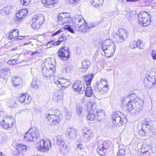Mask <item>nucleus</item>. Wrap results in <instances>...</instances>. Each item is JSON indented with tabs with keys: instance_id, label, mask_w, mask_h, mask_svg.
<instances>
[{
	"instance_id": "1",
	"label": "nucleus",
	"mask_w": 156,
	"mask_h": 156,
	"mask_svg": "<svg viewBox=\"0 0 156 156\" xmlns=\"http://www.w3.org/2000/svg\"><path fill=\"white\" fill-rule=\"evenodd\" d=\"M44 61V62L43 63L41 66L42 75L45 78H49L54 76L56 68L52 64L50 59L48 61L45 59Z\"/></svg>"
},
{
	"instance_id": "2",
	"label": "nucleus",
	"mask_w": 156,
	"mask_h": 156,
	"mask_svg": "<svg viewBox=\"0 0 156 156\" xmlns=\"http://www.w3.org/2000/svg\"><path fill=\"white\" fill-rule=\"evenodd\" d=\"M101 47L105 55L108 57L113 55L116 49L115 45L109 40L104 41L102 44Z\"/></svg>"
},
{
	"instance_id": "3",
	"label": "nucleus",
	"mask_w": 156,
	"mask_h": 156,
	"mask_svg": "<svg viewBox=\"0 0 156 156\" xmlns=\"http://www.w3.org/2000/svg\"><path fill=\"white\" fill-rule=\"evenodd\" d=\"M44 21V18L42 15L39 13L36 14L32 19L31 27L35 30L39 29L41 27Z\"/></svg>"
},
{
	"instance_id": "4",
	"label": "nucleus",
	"mask_w": 156,
	"mask_h": 156,
	"mask_svg": "<svg viewBox=\"0 0 156 156\" xmlns=\"http://www.w3.org/2000/svg\"><path fill=\"white\" fill-rule=\"evenodd\" d=\"M37 131L35 128L29 129L24 135V140L26 141L35 142L40 136Z\"/></svg>"
},
{
	"instance_id": "5",
	"label": "nucleus",
	"mask_w": 156,
	"mask_h": 156,
	"mask_svg": "<svg viewBox=\"0 0 156 156\" xmlns=\"http://www.w3.org/2000/svg\"><path fill=\"white\" fill-rule=\"evenodd\" d=\"M57 144L59 146V150L62 154L65 155H67L69 151V148L64 143L61 136H57Z\"/></svg>"
},
{
	"instance_id": "6",
	"label": "nucleus",
	"mask_w": 156,
	"mask_h": 156,
	"mask_svg": "<svg viewBox=\"0 0 156 156\" xmlns=\"http://www.w3.org/2000/svg\"><path fill=\"white\" fill-rule=\"evenodd\" d=\"M139 20L142 23L143 26L146 27L149 25L151 22V16L146 12H141L138 15Z\"/></svg>"
},
{
	"instance_id": "7",
	"label": "nucleus",
	"mask_w": 156,
	"mask_h": 156,
	"mask_svg": "<svg viewBox=\"0 0 156 156\" xmlns=\"http://www.w3.org/2000/svg\"><path fill=\"white\" fill-rule=\"evenodd\" d=\"M119 112H114L112 116V120L114 124L116 126H120L127 122L126 119L122 118Z\"/></svg>"
},
{
	"instance_id": "8",
	"label": "nucleus",
	"mask_w": 156,
	"mask_h": 156,
	"mask_svg": "<svg viewBox=\"0 0 156 156\" xmlns=\"http://www.w3.org/2000/svg\"><path fill=\"white\" fill-rule=\"evenodd\" d=\"M45 117L47 118L49 124L51 125L58 124L60 122L62 119V116L60 115L50 114V113H46Z\"/></svg>"
},
{
	"instance_id": "9",
	"label": "nucleus",
	"mask_w": 156,
	"mask_h": 156,
	"mask_svg": "<svg viewBox=\"0 0 156 156\" xmlns=\"http://www.w3.org/2000/svg\"><path fill=\"white\" fill-rule=\"evenodd\" d=\"M57 20L59 25L67 26L69 25L72 19L69 15L66 16L64 13H61L58 15Z\"/></svg>"
},
{
	"instance_id": "10",
	"label": "nucleus",
	"mask_w": 156,
	"mask_h": 156,
	"mask_svg": "<svg viewBox=\"0 0 156 156\" xmlns=\"http://www.w3.org/2000/svg\"><path fill=\"white\" fill-rule=\"evenodd\" d=\"M97 152L100 155H104L107 152V150L111 146V142L108 140L104 141L102 143H98Z\"/></svg>"
},
{
	"instance_id": "11",
	"label": "nucleus",
	"mask_w": 156,
	"mask_h": 156,
	"mask_svg": "<svg viewBox=\"0 0 156 156\" xmlns=\"http://www.w3.org/2000/svg\"><path fill=\"white\" fill-rule=\"evenodd\" d=\"M14 121L12 116L9 117L6 116L3 118L2 121L0 123L2 128L9 130L13 127Z\"/></svg>"
},
{
	"instance_id": "12",
	"label": "nucleus",
	"mask_w": 156,
	"mask_h": 156,
	"mask_svg": "<svg viewBox=\"0 0 156 156\" xmlns=\"http://www.w3.org/2000/svg\"><path fill=\"white\" fill-rule=\"evenodd\" d=\"M144 102L141 100L139 99L137 101H133V109L131 112L132 115L137 114L142 108Z\"/></svg>"
},
{
	"instance_id": "13",
	"label": "nucleus",
	"mask_w": 156,
	"mask_h": 156,
	"mask_svg": "<svg viewBox=\"0 0 156 156\" xmlns=\"http://www.w3.org/2000/svg\"><path fill=\"white\" fill-rule=\"evenodd\" d=\"M37 146L39 150L42 152L48 151L51 147V143L48 140H41L39 142Z\"/></svg>"
},
{
	"instance_id": "14",
	"label": "nucleus",
	"mask_w": 156,
	"mask_h": 156,
	"mask_svg": "<svg viewBox=\"0 0 156 156\" xmlns=\"http://www.w3.org/2000/svg\"><path fill=\"white\" fill-rule=\"evenodd\" d=\"M66 134L69 138L71 140L76 139L78 135L77 129L73 127H68L67 129Z\"/></svg>"
},
{
	"instance_id": "15",
	"label": "nucleus",
	"mask_w": 156,
	"mask_h": 156,
	"mask_svg": "<svg viewBox=\"0 0 156 156\" xmlns=\"http://www.w3.org/2000/svg\"><path fill=\"white\" fill-rule=\"evenodd\" d=\"M73 87L75 91L82 94L85 90V85L84 82L79 80L74 83Z\"/></svg>"
},
{
	"instance_id": "16",
	"label": "nucleus",
	"mask_w": 156,
	"mask_h": 156,
	"mask_svg": "<svg viewBox=\"0 0 156 156\" xmlns=\"http://www.w3.org/2000/svg\"><path fill=\"white\" fill-rule=\"evenodd\" d=\"M69 50L68 48H62L58 51V54L61 59L64 61H66L70 56Z\"/></svg>"
},
{
	"instance_id": "17",
	"label": "nucleus",
	"mask_w": 156,
	"mask_h": 156,
	"mask_svg": "<svg viewBox=\"0 0 156 156\" xmlns=\"http://www.w3.org/2000/svg\"><path fill=\"white\" fill-rule=\"evenodd\" d=\"M127 38V34L126 30L122 29L118 33L115 37V41L118 43L123 42Z\"/></svg>"
},
{
	"instance_id": "18",
	"label": "nucleus",
	"mask_w": 156,
	"mask_h": 156,
	"mask_svg": "<svg viewBox=\"0 0 156 156\" xmlns=\"http://www.w3.org/2000/svg\"><path fill=\"white\" fill-rule=\"evenodd\" d=\"M93 87L94 91L99 95L105 94L108 92L107 88H106L105 89H103L101 86L100 85V84L97 83L94 84Z\"/></svg>"
},
{
	"instance_id": "19",
	"label": "nucleus",
	"mask_w": 156,
	"mask_h": 156,
	"mask_svg": "<svg viewBox=\"0 0 156 156\" xmlns=\"http://www.w3.org/2000/svg\"><path fill=\"white\" fill-rule=\"evenodd\" d=\"M88 115L87 119L90 121H93L95 117L94 110V105L88 106L87 108Z\"/></svg>"
},
{
	"instance_id": "20",
	"label": "nucleus",
	"mask_w": 156,
	"mask_h": 156,
	"mask_svg": "<svg viewBox=\"0 0 156 156\" xmlns=\"http://www.w3.org/2000/svg\"><path fill=\"white\" fill-rule=\"evenodd\" d=\"M82 67L80 68V71L82 72H85L88 69L91 62L89 59H87L82 62Z\"/></svg>"
},
{
	"instance_id": "21",
	"label": "nucleus",
	"mask_w": 156,
	"mask_h": 156,
	"mask_svg": "<svg viewBox=\"0 0 156 156\" xmlns=\"http://www.w3.org/2000/svg\"><path fill=\"white\" fill-rule=\"evenodd\" d=\"M151 119L148 118H146L142 121L141 123V127L146 130H151V126L150 125Z\"/></svg>"
},
{
	"instance_id": "22",
	"label": "nucleus",
	"mask_w": 156,
	"mask_h": 156,
	"mask_svg": "<svg viewBox=\"0 0 156 156\" xmlns=\"http://www.w3.org/2000/svg\"><path fill=\"white\" fill-rule=\"evenodd\" d=\"M55 83L57 85L59 84L62 87L66 88H67L70 85V81L64 78H61L58 80Z\"/></svg>"
},
{
	"instance_id": "23",
	"label": "nucleus",
	"mask_w": 156,
	"mask_h": 156,
	"mask_svg": "<svg viewBox=\"0 0 156 156\" xmlns=\"http://www.w3.org/2000/svg\"><path fill=\"white\" fill-rule=\"evenodd\" d=\"M27 94H23L19 97V101L21 103H25L26 104H29L31 100V97L28 96L27 97Z\"/></svg>"
},
{
	"instance_id": "24",
	"label": "nucleus",
	"mask_w": 156,
	"mask_h": 156,
	"mask_svg": "<svg viewBox=\"0 0 156 156\" xmlns=\"http://www.w3.org/2000/svg\"><path fill=\"white\" fill-rule=\"evenodd\" d=\"M76 30L81 32L85 33L89 32L90 28L87 24L83 23L82 24L80 25L79 27H76Z\"/></svg>"
},
{
	"instance_id": "25",
	"label": "nucleus",
	"mask_w": 156,
	"mask_h": 156,
	"mask_svg": "<svg viewBox=\"0 0 156 156\" xmlns=\"http://www.w3.org/2000/svg\"><path fill=\"white\" fill-rule=\"evenodd\" d=\"M79 16H75L73 22V25L75 28L79 27L80 24L83 23V21H85L82 18H80Z\"/></svg>"
},
{
	"instance_id": "26",
	"label": "nucleus",
	"mask_w": 156,
	"mask_h": 156,
	"mask_svg": "<svg viewBox=\"0 0 156 156\" xmlns=\"http://www.w3.org/2000/svg\"><path fill=\"white\" fill-rule=\"evenodd\" d=\"M25 16V13L22 10L18 11L16 14V17L15 18V22L17 23V22H20Z\"/></svg>"
},
{
	"instance_id": "27",
	"label": "nucleus",
	"mask_w": 156,
	"mask_h": 156,
	"mask_svg": "<svg viewBox=\"0 0 156 156\" xmlns=\"http://www.w3.org/2000/svg\"><path fill=\"white\" fill-rule=\"evenodd\" d=\"M18 34V30L17 29H14L10 33L9 35L7 36V37L9 39L14 40L17 39V37Z\"/></svg>"
},
{
	"instance_id": "28",
	"label": "nucleus",
	"mask_w": 156,
	"mask_h": 156,
	"mask_svg": "<svg viewBox=\"0 0 156 156\" xmlns=\"http://www.w3.org/2000/svg\"><path fill=\"white\" fill-rule=\"evenodd\" d=\"M62 93L61 91H56L53 94V99L55 101H57L61 100L62 98Z\"/></svg>"
},
{
	"instance_id": "29",
	"label": "nucleus",
	"mask_w": 156,
	"mask_h": 156,
	"mask_svg": "<svg viewBox=\"0 0 156 156\" xmlns=\"http://www.w3.org/2000/svg\"><path fill=\"white\" fill-rule=\"evenodd\" d=\"M94 75L92 74H89L83 76L84 80L86 82L87 85H90Z\"/></svg>"
},
{
	"instance_id": "30",
	"label": "nucleus",
	"mask_w": 156,
	"mask_h": 156,
	"mask_svg": "<svg viewBox=\"0 0 156 156\" xmlns=\"http://www.w3.org/2000/svg\"><path fill=\"white\" fill-rule=\"evenodd\" d=\"M56 0H42L41 2L43 4H44V6L50 8V6H53L52 5H54L55 2Z\"/></svg>"
},
{
	"instance_id": "31",
	"label": "nucleus",
	"mask_w": 156,
	"mask_h": 156,
	"mask_svg": "<svg viewBox=\"0 0 156 156\" xmlns=\"http://www.w3.org/2000/svg\"><path fill=\"white\" fill-rule=\"evenodd\" d=\"M104 0H91V4L96 7H98L102 5Z\"/></svg>"
},
{
	"instance_id": "32",
	"label": "nucleus",
	"mask_w": 156,
	"mask_h": 156,
	"mask_svg": "<svg viewBox=\"0 0 156 156\" xmlns=\"http://www.w3.org/2000/svg\"><path fill=\"white\" fill-rule=\"evenodd\" d=\"M83 109L81 105H79L77 106L76 108V112L78 116L82 117L83 116Z\"/></svg>"
},
{
	"instance_id": "33",
	"label": "nucleus",
	"mask_w": 156,
	"mask_h": 156,
	"mask_svg": "<svg viewBox=\"0 0 156 156\" xmlns=\"http://www.w3.org/2000/svg\"><path fill=\"white\" fill-rule=\"evenodd\" d=\"M12 83L15 86L20 85L22 83L21 80L19 77H13L12 78Z\"/></svg>"
},
{
	"instance_id": "34",
	"label": "nucleus",
	"mask_w": 156,
	"mask_h": 156,
	"mask_svg": "<svg viewBox=\"0 0 156 156\" xmlns=\"http://www.w3.org/2000/svg\"><path fill=\"white\" fill-rule=\"evenodd\" d=\"M83 134V137L87 139L93 136V132L92 130L88 129L86 131H84Z\"/></svg>"
},
{
	"instance_id": "35",
	"label": "nucleus",
	"mask_w": 156,
	"mask_h": 156,
	"mask_svg": "<svg viewBox=\"0 0 156 156\" xmlns=\"http://www.w3.org/2000/svg\"><path fill=\"white\" fill-rule=\"evenodd\" d=\"M16 104L15 101L12 99H8L7 100L6 105L9 107L15 108Z\"/></svg>"
},
{
	"instance_id": "36",
	"label": "nucleus",
	"mask_w": 156,
	"mask_h": 156,
	"mask_svg": "<svg viewBox=\"0 0 156 156\" xmlns=\"http://www.w3.org/2000/svg\"><path fill=\"white\" fill-rule=\"evenodd\" d=\"M98 84H100L103 89H105L106 88H108V90L109 87L107 81L106 80L101 79L99 83L97 82Z\"/></svg>"
},
{
	"instance_id": "37",
	"label": "nucleus",
	"mask_w": 156,
	"mask_h": 156,
	"mask_svg": "<svg viewBox=\"0 0 156 156\" xmlns=\"http://www.w3.org/2000/svg\"><path fill=\"white\" fill-rule=\"evenodd\" d=\"M93 91L90 87H87L85 90V94L87 97H90L93 94Z\"/></svg>"
},
{
	"instance_id": "38",
	"label": "nucleus",
	"mask_w": 156,
	"mask_h": 156,
	"mask_svg": "<svg viewBox=\"0 0 156 156\" xmlns=\"http://www.w3.org/2000/svg\"><path fill=\"white\" fill-rule=\"evenodd\" d=\"M151 132V130H146L141 127V129L139 131L140 134H141L142 136H145L147 135H148L149 133Z\"/></svg>"
},
{
	"instance_id": "39",
	"label": "nucleus",
	"mask_w": 156,
	"mask_h": 156,
	"mask_svg": "<svg viewBox=\"0 0 156 156\" xmlns=\"http://www.w3.org/2000/svg\"><path fill=\"white\" fill-rule=\"evenodd\" d=\"M38 83V82L37 81L36 79L35 78L33 79L31 83V86L32 88L37 89L39 86Z\"/></svg>"
},
{
	"instance_id": "40",
	"label": "nucleus",
	"mask_w": 156,
	"mask_h": 156,
	"mask_svg": "<svg viewBox=\"0 0 156 156\" xmlns=\"http://www.w3.org/2000/svg\"><path fill=\"white\" fill-rule=\"evenodd\" d=\"M137 47L140 49H143L145 48L144 44L140 40L137 41Z\"/></svg>"
},
{
	"instance_id": "41",
	"label": "nucleus",
	"mask_w": 156,
	"mask_h": 156,
	"mask_svg": "<svg viewBox=\"0 0 156 156\" xmlns=\"http://www.w3.org/2000/svg\"><path fill=\"white\" fill-rule=\"evenodd\" d=\"M147 81L149 82V84H151L153 85V86H154L156 83V79L154 76H153L152 78L150 77V79L148 78Z\"/></svg>"
},
{
	"instance_id": "42",
	"label": "nucleus",
	"mask_w": 156,
	"mask_h": 156,
	"mask_svg": "<svg viewBox=\"0 0 156 156\" xmlns=\"http://www.w3.org/2000/svg\"><path fill=\"white\" fill-rule=\"evenodd\" d=\"M72 67L71 66H68L62 69V71L64 74H66L67 73H69L72 70Z\"/></svg>"
},
{
	"instance_id": "43",
	"label": "nucleus",
	"mask_w": 156,
	"mask_h": 156,
	"mask_svg": "<svg viewBox=\"0 0 156 156\" xmlns=\"http://www.w3.org/2000/svg\"><path fill=\"white\" fill-rule=\"evenodd\" d=\"M133 103L132 104H131V101H130L128 103V104L126 105V108L127 110L128 111H131V112H132V111L133 109Z\"/></svg>"
},
{
	"instance_id": "44",
	"label": "nucleus",
	"mask_w": 156,
	"mask_h": 156,
	"mask_svg": "<svg viewBox=\"0 0 156 156\" xmlns=\"http://www.w3.org/2000/svg\"><path fill=\"white\" fill-rule=\"evenodd\" d=\"M81 142L79 143L78 141H76V144L77 145L76 149L77 150H80L81 151H83L84 150V148L82 144H81Z\"/></svg>"
},
{
	"instance_id": "45",
	"label": "nucleus",
	"mask_w": 156,
	"mask_h": 156,
	"mask_svg": "<svg viewBox=\"0 0 156 156\" xmlns=\"http://www.w3.org/2000/svg\"><path fill=\"white\" fill-rule=\"evenodd\" d=\"M65 39V37H64L63 36H62V37H59V40L58 41L55 42L54 44L55 45H58L64 41Z\"/></svg>"
},
{
	"instance_id": "46",
	"label": "nucleus",
	"mask_w": 156,
	"mask_h": 156,
	"mask_svg": "<svg viewBox=\"0 0 156 156\" xmlns=\"http://www.w3.org/2000/svg\"><path fill=\"white\" fill-rule=\"evenodd\" d=\"M126 151L125 149H120L118 153L117 156H125Z\"/></svg>"
},
{
	"instance_id": "47",
	"label": "nucleus",
	"mask_w": 156,
	"mask_h": 156,
	"mask_svg": "<svg viewBox=\"0 0 156 156\" xmlns=\"http://www.w3.org/2000/svg\"><path fill=\"white\" fill-rule=\"evenodd\" d=\"M1 13L3 15H5L9 14V9L7 7H4L1 11Z\"/></svg>"
},
{
	"instance_id": "48",
	"label": "nucleus",
	"mask_w": 156,
	"mask_h": 156,
	"mask_svg": "<svg viewBox=\"0 0 156 156\" xmlns=\"http://www.w3.org/2000/svg\"><path fill=\"white\" fill-rule=\"evenodd\" d=\"M94 114L95 113V116L96 117H97V116L99 117H101L103 114L101 112H99L98 110H97L94 107Z\"/></svg>"
},
{
	"instance_id": "49",
	"label": "nucleus",
	"mask_w": 156,
	"mask_h": 156,
	"mask_svg": "<svg viewBox=\"0 0 156 156\" xmlns=\"http://www.w3.org/2000/svg\"><path fill=\"white\" fill-rule=\"evenodd\" d=\"M137 41L136 42L135 41H133L130 44V47L133 49L137 47Z\"/></svg>"
},
{
	"instance_id": "50",
	"label": "nucleus",
	"mask_w": 156,
	"mask_h": 156,
	"mask_svg": "<svg viewBox=\"0 0 156 156\" xmlns=\"http://www.w3.org/2000/svg\"><path fill=\"white\" fill-rule=\"evenodd\" d=\"M18 147L20 149H19L17 148V149L20 151H22L23 150L26 149L27 148V147L26 146L23 145L22 144H18Z\"/></svg>"
},
{
	"instance_id": "51",
	"label": "nucleus",
	"mask_w": 156,
	"mask_h": 156,
	"mask_svg": "<svg viewBox=\"0 0 156 156\" xmlns=\"http://www.w3.org/2000/svg\"><path fill=\"white\" fill-rule=\"evenodd\" d=\"M30 1L31 0H21V2L22 5H27L29 3Z\"/></svg>"
},
{
	"instance_id": "52",
	"label": "nucleus",
	"mask_w": 156,
	"mask_h": 156,
	"mask_svg": "<svg viewBox=\"0 0 156 156\" xmlns=\"http://www.w3.org/2000/svg\"><path fill=\"white\" fill-rule=\"evenodd\" d=\"M6 75V72L3 70H2L0 71V78H5Z\"/></svg>"
},
{
	"instance_id": "53",
	"label": "nucleus",
	"mask_w": 156,
	"mask_h": 156,
	"mask_svg": "<svg viewBox=\"0 0 156 156\" xmlns=\"http://www.w3.org/2000/svg\"><path fill=\"white\" fill-rule=\"evenodd\" d=\"M64 29H60L58 30H57V31L55 32L53 34V36H55V35H57L59 34L60 33L62 32H63L64 31Z\"/></svg>"
},
{
	"instance_id": "54",
	"label": "nucleus",
	"mask_w": 156,
	"mask_h": 156,
	"mask_svg": "<svg viewBox=\"0 0 156 156\" xmlns=\"http://www.w3.org/2000/svg\"><path fill=\"white\" fill-rule=\"evenodd\" d=\"M65 29L67 30L68 31H69L71 33L73 34L74 33V32L73 29L70 26H68L67 27H65Z\"/></svg>"
},
{
	"instance_id": "55",
	"label": "nucleus",
	"mask_w": 156,
	"mask_h": 156,
	"mask_svg": "<svg viewBox=\"0 0 156 156\" xmlns=\"http://www.w3.org/2000/svg\"><path fill=\"white\" fill-rule=\"evenodd\" d=\"M66 118L68 119H70L72 117L71 114L69 112H68V111L66 112Z\"/></svg>"
},
{
	"instance_id": "56",
	"label": "nucleus",
	"mask_w": 156,
	"mask_h": 156,
	"mask_svg": "<svg viewBox=\"0 0 156 156\" xmlns=\"http://www.w3.org/2000/svg\"><path fill=\"white\" fill-rule=\"evenodd\" d=\"M69 2L72 4H77L80 0H68Z\"/></svg>"
},
{
	"instance_id": "57",
	"label": "nucleus",
	"mask_w": 156,
	"mask_h": 156,
	"mask_svg": "<svg viewBox=\"0 0 156 156\" xmlns=\"http://www.w3.org/2000/svg\"><path fill=\"white\" fill-rule=\"evenodd\" d=\"M151 55L153 59H156V51H155L153 50L151 52Z\"/></svg>"
},
{
	"instance_id": "58",
	"label": "nucleus",
	"mask_w": 156,
	"mask_h": 156,
	"mask_svg": "<svg viewBox=\"0 0 156 156\" xmlns=\"http://www.w3.org/2000/svg\"><path fill=\"white\" fill-rule=\"evenodd\" d=\"M150 154V153L149 152L147 149L146 150V151L143 154H141L142 156H149Z\"/></svg>"
},
{
	"instance_id": "59",
	"label": "nucleus",
	"mask_w": 156,
	"mask_h": 156,
	"mask_svg": "<svg viewBox=\"0 0 156 156\" xmlns=\"http://www.w3.org/2000/svg\"><path fill=\"white\" fill-rule=\"evenodd\" d=\"M144 146H143L141 147V150L140 151V153L141 154H143L144 153L145 151H146V150H145L144 148Z\"/></svg>"
},
{
	"instance_id": "60",
	"label": "nucleus",
	"mask_w": 156,
	"mask_h": 156,
	"mask_svg": "<svg viewBox=\"0 0 156 156\" xmlns=\"http://www.w3.org/2000/svg\"><path fill=\"white\" fill-rule=\"evenodd\" d=\"M15 62V61L14 60H12L11 61H9L8 63V64L11 65H13L14 64L13 62Z\"/></svg>"
},
{
	"instance_id": "61",
	"label": "nucleus",
	"mask_w": 156,
	"mask_h": 156,
	"mask_svg": "<svg viewBox=\"0 0 156 156\" xmlns=\"http://www.w3.org/2000/svg\"><path fill=\"white\" fill-rule=\"evenodd\" d=\"M96 26L95 24L94 23H91L89 25V28H93Z\"/></svg>"
},
{
	"instance_id": "62",
	"label": "nucleus",
	"mask_w": 156,
	"mask_h": 156,
	"mask_svg": "<svg viewBox=\"0 0 156 156\" xmlns=\"http://www.w3.org/2000/svg\"><path fill=\"white\" fill-rule=\"evenodd\" d=\"M23 37L22 36H17V39L15 40H20L22 39V38H21V37Z\"/></svg>"
},
{
	"instance_id": "63",
	"label": "nucleus",
	"mask_w": 156,
	"mask_h": 156,
	"mask_svg": "<svg viewBox=\"0 0 156 156\" xmlns=\"http://www.w3.org/2000/svg\"><path fill=\"white\" fill-rule=\"evenodd\" d=\"M38 53H39V52L37 51H35V52H34L33 53V54H38Z\"/></svg>"
},
{
	"instance_id": "64",
	"label": "nucleus",
	"mask_w": 156,
	"mask_h": 156,
	"mask_svg": "<svg viewBox=\"0 0 156 156\" xmlns=\"http://www.w3.org/2000/svg\"><path fill=\"white\" fill-rule=\"evenodd\" d=\"M0 156H5L4 154L1 152H0Z\"/></svg>"
}]
</instances>
